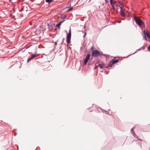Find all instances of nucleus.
I'll return each mask as SVG.
<instances>
[{
    "label": "nucleus",
    "instance_id": "f03ea898",
    "mask_svg": "<svg viewBox=\"0 0 150 150\" xmlns=\"http://www.w3.org/2000/svg\"><path fill=\"white\" fill-rule=\"evenodd\" d=\"M102 54L98 50H93L92 53V55L94 57H98Z\"/></svg>",
    "mask_w": 150,
    "mask_h": 150
},
{
    "label": "nucleus",
    "instance_id": "2eb2a0df",
    "mask_svg": "<svg viewBox=\"0 0 150 150\" xmlns=\"http://www.w3.org/2000/svg\"><path fill=\"white\" fill-rule=\"evenodd\" d=\"M93 49H94V47H93V46H92V47H91V50H93Z\"/></svg>",
    "mask_w": 150,
    "mask_h": 150
},
{
    "label": "nucleus",
    "instance_id": "f8f14e48",
    "mask_svg": "<svg viewBox=\"0 0 150 150\" xmlns=\"http://www.w3.org/2000/svg\"><path fill=\"white\" fill-rule=\"evenodd\" d=\"M146 35H147V37L150 39V34L149 33H146Z\"/></svg>",
    "mask_w": 150,
    "mask_h": 150
},
{
    "label": "nucleus",
    "instance_id": "aec40b11",
    "mask_svg": "<svg viewBox=\"0 0 150 150\" xmlns=\"http://www.w3.org/2000/svg\"><path fill=\"white\" fill-rule=\"evenodd\" d=\"M55 44L56 45H57V42H55Z\"/></svg>",
    "mask_w": 150,
    "mask_h": 150
},
{
    "label": "nucleus",
    "instance_id": "4468645a",
    "mask_svg": "<svg viewBox=\"0 0 150 150\" xmlns=\"http://www.w3.org/2000/svg\"><path fill=\"white\" fill-rule=\"evenodd\" d=\"M73 9V8H69V9H68V11H71Z\"/></svg>",
    "mask_w": 150,
    "mask_h": 150
},
{
    "label": "nucleus",
    "instance_id": "a211bd4d",
    "mask_svg": "<svg viewBox=\"0 0 150 150\" xmlns=\"http://www.w3.org/2000/svg\"><path fill=\"white\" fill-rule=\"evenodd\" d=\"M144 39L145 40H146V36H145V37H144Z\"/></svg>",
    "mask_w": 150,
    "mask_h": 150
},
{
    "label": "nucleus",
    "instance_id": "0eeeda50",
    "mask_svg": "<svg viewBox=\"0 0 150 150\" xmlns=\"http://www.w3.org/2000/svg\"><path fill=\"white\" fill-rule=\"evenodd\" d=\"M36 57V54H34L33 56H32L30 57L27 60V62L28 63L32 59H33L34 58Z\"/></svg>",
    "mask_w": 150,
    "mask_h": 150
},
{
    "label": "nucleus",
    "instance_id": "9b49d317",
    "mask_svg": "<svg viewBox=\"0 0 150 150\" xmlns=\"http://www.w3.org/2000/svg\"><path fill=\"white\" fill-rule=\"evenodd\" d=\"M120 14H121V15L123 16H124L125 15V13L122 11L120 12Z\"/></svg>",
    "mask_w": 150,
    "mask_h": 150
},
{
    "label": "nucleus",
    "instance_id": "39448f33",
    "mask_svg": "<svg viewBox=\"0 0 150 150\" xmlns=\"http://www.w3.org/2000/svg\"><path fill=\"white\" fill-rule=\"evenodd\" d=\"M90 55L89 54H88L87 55L84 61V64L85 65H86V64L87 62H88L90 58Z\"/></svg>",
    "mask_w": 150,
    "mask_h": 150
},
{
    "label": "nucleus",
    "instance_id": "412c9836",
    "mask_svg": "<svg viewBox=\"0 0 150 150\" xmlns=\"http://www.w3.org/2000/svg\"><path fill=\"white\" fill-rule=\"evenodd\" d=\"M105 0L106 1V2H108V1H106V0Z\"/></svg>",
    "mask_w": 150,
    "mask_h": 150
},
{
    "label": "nucleus",
    "instance_id": "f3484780",
    "mask_svg": "<svg viewBox=\"0 0 150 150\" xmlns=\"http://www.w3.org/2000/svg\"><path fill=\"white\" fill-rule=\"evenodd\" d=\"M84 33H85V34L83 36V37H84L85 36H86V32H84Z\"/></svg>",
    "mask_w": 150,
    "mask_h": 150
},
{
    "label": "nucleus",
    "instance_id": "6e6552de",
    "mask_svg": "<svg viewBox=\"0 0 150 150\" xmlns=\"http://www.w3.org/2000/svg\"><path fill=\"white\" fill-rule=\"evenodd\" d=\"M47 26H48V28L50 29H52L53 28V27L52 25H50L49 24L47 23Z\"/></svg>",
    "mask_w": 150,
    "mask_h": 150
},
{
    "label": "nucleus",
    "instance_id": "20e7f679",
    "mask_svg": "<svg viewBox=\"0 0 150 150\" xmlns=\"http://www.w3.org/2000/svg\"><path fill=\"white\" fill-rule=\"evenodd\" d=\"M119 61V60H112L111 61L109 64L108 66L106 67V68L110 67H112L113 66L114 64L117 62Z\"/></svg>",
    "mask_w": 150,
    "mask_h": 150
},
{
    "label": "nucleus",
    "instance_id": "ddd939ff",
    "mask_svg": "<svg viewBox=\"0 0 150 150\" xmlns=\"http://www.w3.org/2000/svg\"><path fill=\"white\" fill-rule=\"evenodd\" d=\"M148 50L149 51H150V45L149 46V47L148 48Z\"/></svg>",
    "mask_w": 150,
    "mask_h": 150
},
{
    "label": "nucleus",
    "instance_id": "5701e85b",
    "mask_svg": "<svg viewBox=\"0 0 150 150\" xmlns=\"http://www.w3.org/2000/svg\"><path fill=\"white\" fill-rule=\"evenodd\" d=\"M24 8V7H23V8Z\"/></svg>",
    "mask_w": 150,
    "mask_h": 150
},
{
    "label": "nucleus",
    "instance_id": "423d86ee",
    "mask_svg": "<svg viewBox=\"0 0 150 150\" xmlns=\"http://www.w3.org/2000/svg\"><path fill=\"white\" fill-rule=\"evenodd\" d=\"M110 4L113 7V8L115 9V8L114 6L116 4V2L115 1V0H110Z\"/></svg>",
    "mask_w": 150,
    "mask_h": 150
},
{
    "label": "nucleus",
    "instance_id": "9d476101",
    "mask_svg": "<svg viewBox=\"0 0 150 150\" xmlns=\"http://www.w3.org/2000/svg\"><path fill=\"white\" fill-rule=\"evenodd\" d=\"M52 1V0H46V2L49 3H50Z\"/></svg>",
    "mask_w": 150,
    "mask_h": 150
},
{
    "label": "nucleus",
    "instance_id": "dca6fc26",
    "mask_svg": "<svg viewBox=\"0 0 150 150\" xmlns=\"http://www.w3.org/2000/svg\"><path fill=\"white\" fill-rule=\"evenodd\" d=\"M62 22H60V23L59 24V25H58V26H59L61 25V23H62Z\"/></svg>",
    "mask_w": 150,
    "mask_h": 150
},
{
    "label": "nucleus",
    "instance_id": "6ab92c4d",
    "mask_svg": "<svg viewBox=\"0 0 150 150\" xmlns=\"http://www.w3.org/2000/svg\"><path fill=\"white\" fill-rule=\"evenodd\" d=\"M64 38H63L62 43H63V42L64 41Z\"/></svg>",
    "mask_w": 150,
    "mask_h": 150
},
{
    "label": "nucleus",
    "instance_id": "f257e3e1",
    "mask_svg": "<svg viewBox=\"0 0 150 150\" xmlns=\"http://www.w3.org/2000/svg\"><path fill=\"white\" fill-rule=\"evenodd\" d=\"M134 20L136 23L139 26H141L144 25L143 21L138 17H135Z\"/></svg>",
    "mask_w": 150,
    "mask_h": 150
},
{
    "label": "nucleus",
    "instance_id": "4be33fe9",
    "mask_svg": "<svg viewBox=\"0 0 150 150\" xmlns=\"http://www.w3.org/2000/svg\"><path fill=\"white\" fill-rule=\"evenodd\" d=\"M16 133L15 134V135H16Z\"/></svg>",
    "mask_w": 150,
    "mask_h": 150
},
{
    "label": "nucleus",
    "instance_id": "7ed1b4c3",
    "mask_svg": "<svg viewBox=\"0 0 150 150\" xmlns=\"http://www.w3.org/2000/svg\"><path fill=\"white\" fill-rule=\"evenodd\" d=\"M71 36V29H70L69 33L67 35V44H69L70 42Z\"/></svg>",
    "mask_w": 150,
    "mask_h": 150
},
{
    "label": "nucleus",
    "instance_id": "1a4fd4ad",
    "mask_svg": "<svg viewBox=\"0 0 150 150\" xmlns=\"http://www.w3.org/2000/svg\"><path fill=\"white\" fill-rule=\"evenodd\" d=\"M103 67H104L103 65H102L101 64H99L96 67H99L101 69H103Z\"/></svg>",
    "mask_w": 150,
    "mask_h": 150
}]
</instances>
